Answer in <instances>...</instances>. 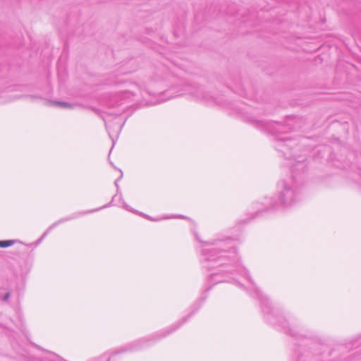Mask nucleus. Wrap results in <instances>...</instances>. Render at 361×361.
<instances>
[{
	"instance_id": "nucleus-1",
	"label": "nucleus",
	"mask_w": 361,
	"mask_h": 361,
	"mask_svg": "<svg viewBox=\"0 0 361 361\" xmlns=\"http://www.w3.org/2000/svg\"><path fill=\"white\" fill-rule=\"evenodd\" d=\"M196 238L201 243L202 264L210 271L207 277L210 286L207 290L212 286L219 283L235 282L239 288H245L251 296L260 301L268 322L281 329L286 334L295 336V327L290 328L286 319L271 307L268 298L255 286L248 271L240 262L233 238L218 235L211 240L202 241L197 236Z\"/></svg>"
},
{
	"instance_id": "nucleus-2",
	"label": "nucleus",
	"mask_w": 361,
	"mask_h": 361,
	"mask_svg": "<svg viewBox=\"0 0 361 361\" xmlns=\"http://www.w3.org/2000/svg\"><path fill=\"white\" fill-rule=\"evenodd\" d=\"M119 85L120 87L118 91L114 94L109 101L108 110L102 115V118L107 129H109L108 123L111 121V117L121 116L123 114L129 106L128 104L130 102H133L138 104L153 103L152 101L148 99V96L150 95L157 97L159 94H167L168 98L161 99V102L179 95L188 94L193 99L208 105L218 103L216 98L210 92L207 91L204 87L197 85H185L183 90L177 92L175 95L171 94L172 90L161 93H152L148 90H142L137 83L119 82Z\"/></svg>"
},
{
	"instance_id": "nucleus-3",
	"label": "nucleus",
	"mask_w": 361,
	"mask_h": 361,
	"mask_svg": "<svg viewBox=\"0 0 361 361\" xmlns=\"http://www.w3.org/2000/svg\"><path fill=\"white\" fill-rule=\"evenodd\" d=\"M302 183L293 172L291 176L279 181L276 196L265 197L260 203L255 204L256 211L254 216H259L262 212L275 210L279 208H290L298 203L302 198Z\"/></svg>"
},
{
	"instance_id": "nucleus-4",
	"label": "nucleus",
	"mask_w": 361,
	"mask_h": 361,
	"mask_svg": "<svg viewBox=\"0 0 361 361\" xmlns=\"http://www.w3.org/2000/svg\"><path fill=\"white\" fill-rule=\"evenodd\" d=\"M194 314V312H191L188 316L183 317L181 320L173 324L171 326L166 329H161L157 332L154 333L152 335L139 338L129 343L126 344L120 350V353L124 352H134L142 350L146 347L152 345V343L156 342L175 331L179 329L184 323H185Z\"/></svg>"
},
{
	"instance_id": "nucleus-5",
	"label": "nucleus",
	"mask_w": 361,
	"mask_h": 361,
	"mask_svg": "<svg viewBox=\"0 0 361 361\" xmlns=\"http://www.w3.org/2000/svg\"><path fill=\"white\" fill-rule=\"evenodd\" d=\"M252 123H255L257 128L264 129L271 133H287L288 130L285 129V126L278 123H266L263 121H259L254 118L249 120Z\"/></svg>"
},
{
	"instance_id": "nucleus-6",
	"label": "nucleus",
	"mask_w": 361,
	"mask_h": 361,
	"mask_svg": "<svg viewBox=\"0 0 361 361\" xmlns=\"http://www.w3.org/2000/svg\"><path fill=\"white\" fill-rule=\"evenodd\" d=\"M107 207H108V205H104V206H103L102 207H99V208H97V209H95L85 211V212H76V213H74V214H71V215H70L68 216H66V217H64V218H61L59 220H58L56 222H54V224H52L47 228L46 232L41 237V239H39V240H42L48 234V233H49L52 229H54L58 225H59L61 224H63L64 222L73 220V219H76V218H78L79 216H81L82 215L90 214V213H92V212H97V211H99V210H100V209H102L103 208H106Z\"/></svg>"
},
{
	"instance_id": "nucleus-7",
	"label": "nucleus",
	"mask_w": 361,
	"mask_h": 361,
	"mask_svg": "<svg viewBox=\"0 0 361 361\" xmlns=\"http://www.w3.org/2000/svg\"><path fill=\"white\" fill-rule=\"evenodd\" d=\"M290 141L288 138H282L280 139L279 142L277 143L276 147L278 150L281 151L283 152H285L286 148L288 147V145L286 144L287 142Z\"/></svg>"
},
{
	"instance_id": "nucleus-8",
	"label": "nucleus",
	"mask_w": 361,
	"mask_h": 361,
	"mask_svg": "<svg viewBox=\"0 0 361 361\" xmlns=\"http://www.w3.org/2000/svg\"><path fill=\"white\" fill-rule=\"evenodd\" d=\"M15 243V240H0V247H7L13 245Z\"/></svg>"
},
{
	"instance_id": "nucleus-9",
	"label": "nucleus",
	"mask_w": 361,
	"mask_h": 361,
	"mask_svg": "<svg viewBox=\"0 0 361 361\" xmlns=\"http://www.w3.org/2000/svg\"><path fill=\"white\" fill-rule=\"evenodd\" d=\"M54 104L62 108H71L72 105L68 102H54Z\"/></svg>"
},
{
	"instance_id": "nucleus-10",
	"label": "nucleus",
	"mask_w": 361,
	"mask_h": 361,
	"mask_svg": "<svg viewBox=\"0 0 361 361\" xmlns=\"http://www.w3.org/2000/svg\"><path fill=\"white\" fill-rule=\"evenodd\" d=\"M123 207H124L126 210H128V211H130V212H135L133 210V209H132V208H130V207L129 205H128L127 204H126V203H124V204H123Z\"/></svg>"
},
{
	"instance_id": "nucleus-11",
	"label": "nucleus",
	"mask_w": 361,
	"mask_h": 361,
	"mask_svg": "<svg viewBox=\"0 0 361 361\" xmlns=\"http://www.w3.org/2000/svg\"><path fill=\"white\" fill-rule=\"evenodd\" d=\"M10 297V293H7L5 294V295L3 298V300H7Z\"/></svg>"
},
{
	"instance_id": "nucleus-12",
	"label": "nucleus",
	"mask_w": 361,
	"mask_h": 361,
	"mask_svg": "<svg viewBox=\"0 0 361 361\" xmlns=\"http://www.w3.org/2000/svg\"><path fill=\"white\" fill-rule=\"evenodd\" d=\"M121 173H122V172H121ZM121 177H122V174L121 175L120 178H119L118 180H116L115 181V185L117 187V188H118V180H119V179H121Z\"/></svg>"
},
{
	"instance_id": "nucleus-13",
	"label": "nucleus",
	"mask_w": 361,
	"mask_h": 361,
	"mask_svg": "<svg viewBox=\"0 0 361 361\" xmlns=\"http://www.w3.org/2000/svg\"><path fill=\"white\" fill-rule=\"evenodd\" d=\"M148 99H149V101H152V102H153V103H151L150 104H155V103H157V102H159V100L154 101V100H153V99H149V98H148ZM149 104H148L147 105H149Z\"/></svg>"
},
{
	"instance_id": "nucleus-14",
	"label": "nucleus",
	"mask_w": 361,
	"mask_h": 361,
	"mask_svg": "<svg viewBox=\"0 0 361 361\" xmlns=\"http://www.w3.org/2000/svg\"><path fill=\"white\" fill-rule=\"evenodd\" d=\"M291 122H292V119H288V120H287V121H286V123L288 125H289Z\"/></svg>"
},
{
	"instance_id": "nucleus-15",
	"label": "nucleus",
	"mask_w": 361,
	"mask_h": 361,
	"mask_svg": "<svg viewBox=\"0 0 361 361\" xmlns=\"http://www.w3.org/2000/svg\"><path fill=\"white\" fill-rule=\"evenodd\" d=\"M123 124H124V123H123V124H122V125H121V126L118 127V130H121V128H122V126H123Z\"/></svg>"
}]
</instances>
